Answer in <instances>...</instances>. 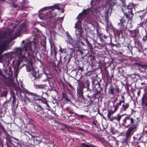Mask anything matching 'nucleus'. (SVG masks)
Instances as JSON below:
<instances>
[{"label":"nucleus","instance_id":"c03bdc74","mask_svg":"<svg viewBox=\"0 0 147 147\" xmlns=\"http://www.w3.org/2000/svg\"><path fill=\"white\" fill-rule=\"evenodd\" d=\"M78 71H80V72H81L83 70V67H81L80 66H78Z\"/></svg>","mask_w":147,"mask_h":147},{"label":"nucleus","instance_id":"de8ad7c7","mask_svg":"<svg viewBox=\"0 0 147 147\" xmlns=\"http://www.w3.org/2000/svg\"><path fill=\"white\" fill-rule=\"evenodd\" d=\"M109 28L110 29L112 30L113 31H114V29H115L113 27V26L111 24H110V25Z\"/></svg>","mask_w":147,"mask_h":147},{"label":"nucleus","instance_id":"3c124183","mask_svg":"<svg viewBox=\"0 0 147 147\" xmlns=\"http://www.w3.org/2000/svg\"><path fill=\"white\" fill-rule=\"evenodd\" d=\"M85 40L86 41V42L87 44V45H89L90 44V42H89L87 40V39H85Z\"/></svg>","mask_w":147,"mask_h":147},{"label":"nucleus","instance_id":"c756f323","mask_svg":"<svg viewBox=\"0 0 147 147\" xmlns=\"http://www.w3.org/2000/svg\"><path fill=\"white\" fill-rule=\"evenodd\" d=\"M32 75V78L34 80L36 81L37 78H36L37 76V72L34 71H33V72L31 73V74Z\"/></svg>","mask_w":147,"mask_h":147},{"label":"nucleus","instance_id":"8fccbe9b","mask_svg":"<svg viewBox=\"0 0 147 147\" xmlns=\"http://www.w3.org/2000/svg\"><path fill=\"white\" fill-rule=\"evenodd\" d=\"M97 122V121H94L92 123V124L94 125L95 127H96L97 126V125H96V123Z\"/></svg>","mask_w":147,"mask_h":147},{"label":"nucleus","instance_id":"2f4dec72","mask_svg":"<svg viewBox=\"0 0 147 147\" xmlns=\"http://www.w3.org/2000/svg\"><path fill=\"white\" fill-rule=\"evenodd\" d=\"M31 99H32V97L31 98H30V97L29 98V97H28L27 96H25L24 98V101L25 103H26V102H31Z\"/></svg>","mask_w":147,"mask_h":147},{"label":"nucleus","instance_id":"69168bd1","mask_svg":"<svg viewBox=\"0 0 147 147\" xmlns=\"http://www.w3.org/2000/svg\"><path fill=\"white\" fill-rule=\"evenodd\" d=\"M140 92H138V95L139 96L140 95Z\"/></svg>","mask_w":147,"mask_h":147},{"label":"nucleus","instance_id":"f3484780","mask_svg":"<svg viewBox=\"0 0 147 147\" xmlns=\"http://www.w3.org/2000/svg\"><path fill=\"white\" fill-rule=\"evenodd\" d=\"M120 30H118L116 28L114 29L113 32L114 33L118 36H119L121 34L122 35H123V33L124 31V27L123 30V28H122L120 26Z\"/></svg>","mask_w":147,"mask_h":147},{"label":"nucleus","instance_id":"864d4df0","mask_svg":"<svg viewBox=\"0 0 147 147\" xmlns=\"http://www.w3.org/2000/svg\"><path fill=\"white\" fill-rule=\"evenodd\" d=\"M115 90L118 93H119V88L117 87L116 89L115 88Z\"/></svg>","mask_w":147,"mask_h":147},{"label":"nucleus","instance_id":"ea45409f","mask_svg":"<svg viewBox=\"0 0 147 147\" xmlns=\"http://www.w3.org/2000/svg\"><path fill=\"white\" fill-rule=\"evenodd\" d=\"M7 91H4L1 94V95L2 96L6 97L7 95Z\"/></svg>","mask_w":147,"mask_h":147},{"label":"nucleus","instance_id":"473e14b6","mask_svg":"<svg viewBox=\"0 0 147 147\" xmlns=\"http://www.w3.org/2000/svg\"><path fill=\"white\" fill-rule=\"evenodd\" d=\"M84 15L82 12L80 13L77 17V18L79 20L83 19L84 17Z\"/></svg>","mask_w":147,"mask_h":147},{"label":"nucleus","instance_id":"e433bc0d","mask_svg":"<svg viewBox=\"0 0 147 147\" xmlns=\"http://www.w3.org/2000/svg\"><path fill=\"white\" fill-rule=\"evenodd\" d=\"M142 40L144 42L147 41V33L146 32V35L143 36L142 38Z\"/></svg>","mask_w":147,"mask_h":147},{"label":"nucleus","instance_id":"20e7f679","mask_svg":"<svg viewBox=\"0 0 147 147\" xmlns=\"http://www.w3.org/2000/svg\"><path fill=\"white\" fill-rule=\"evenodd\" d=\"M34 114L38 118L42 119L47 118V116L45 111V109L40 105L38 103L34 105Z\"/></svg>","mask_w":147,"mask_h":147},{"label":"nucleus","instance_id":"6e6552de","mask_svg":"<svg viewBox=\"0 0 147 147\" xmlns=\"http://www.w3.org/2000/svg\"><path fill=\"white\" fill-rule=\"evenodd\" d=\"M133 7L132 5H128L127 7L124 10H123V12H125V15L127 16H128V14H129L132 17L134 14L132 12V9Z\"/></svg>","mask_w":147,"mask_h":147},{"label":"nucleus","instance_id":"4468645a","mask_svg":"<svg viewBox=\"0 0 147 147\" xmlns=\"http://www.w3.org/2000/svg\"><path fill=\"white\" fill-rule=\"evenodd\" d=\"M62 97L61 100H64V101L66 103H67L69 102H71L70 99L69 98L68 96L65 92L63 91L62 92Z\"/></svg>","mask_w":147,"mask_h":147},{"label":"nucleus","instance_id":"6e6d98bb","mask_svg":"<svg viewBox=\"0 0 147 147\" xmlns=\"http://www.w3.org/2000/svg\"><path fill=\"white\" fill-rule=\"evenodd\" d=\"M63 49L61 47H60L59 50V51L61 53H62L63 52Z\"/></svg>","mask_w":147,"mask_h":147},{"label":"nucleus","instance_id":"680f3d73","mask_svg":"<svg viewBox=\"0 0 147 147\" xmlns=\"http://www.w3.org/2000/svg\"><path fill=\"white\" fill-rule=\"evenodd\" d=\"M67 36L68 37V38H70L71 37V36L69 34H67Z\"/></svg>","mask_w":147,"mask_h":147},{"label":"nucleus","instance_id":"1a4fd4ad","mask_svg":"<svg viewBox=\"0 0 147 147\" xmlns=\"http://www.w3.org/2000/svg\"><path fill=\"white\" fill-rule=\"evenodd\" d=\"M74 28L76 29V35L82 38L83 36L82 34L84 32V31H83L82 27L79 26H77V24H76Z\"/></svg>","mask_w":147,"mask_h":147},{"label":"nucleus","instance_id":"338daca9","mask_svg":"<svg viewBox=\"0 0 147 147\" xmlns=\"http://www.w3.org/2000/svg\"><path fill=\"white\" fill-rule=\"evenodd\" d=\"M59 18H59V17H58V18H57V20L58 21V20H59Z\"/></svg>","mask_w":147,"mask_h":147},{"label":"nucleus","instance_id":"a19ab883","mask_svg":"<svg viewBox=\"0 0 147 147\" xmlns=\"http://www.w3.org/2000/svg\"><path fill=\"white\" fill-rule=\"evenodd\" d=\"M98 45L97 46L98 47V48L101 49L102 47L103 46V44H102L101 43H98Z\"/></svg>","mask_w":147,"mask_h":147},{"label":"nucleus","instance_id":"052dcab7","mask_svg":"<svg viewBox=\"0 0 147 147\" xmlns=\"http://www.w3.org/2000/svg\"><path fill=\"white\" fill-rule=\"evenodd\" d=\"M80 43L82 44V45H84V43L83 42H82V41H80Z\"/></svg>","mask_w":147,"mask_h":147},{"label":"nucleus","instance_id":"b1692460","mask_svg":"<svg viewBox=\"0 0 147 147\" xmlns=\"http://www.w3.org/2000/svg\"><path fill=\"white\" fill-rule=\"evenodd\" d=\"M115 88L113 87V86L111 85L108 90V93L110 95H113L114 94V92Z\"/></svg>","mask_w":147,"mask_h":147},{"label":"nucleus","instance_id":"7ed1b4c3","mask_svg":"<svg viewBox=\"0 0 147 147\" xmlns=\"http://www.w3.org/2000/svg\"><path fill=\"white\" fill-rule=\"evenodd\" d=\"M55 9H60V7H59L58 5L55 4L41 9L40 11H42V12L39 14V17L41 19L47 20H49V21H51V18H53V17L56 16V13H53Z\"/></svg>","mask_w":147,"mask_h":147},{"label":"nucleus","instance_id":"0eeeda50","mask_svg":"<svg viewBox=\"0 0 147 147\" xmlns=\"http://www.w3.org/2000/svg\"><path fill=\"white\" fill-rule=\"evenodd\" d=\"M119 107L116 105H113L108 111V113L107 117L108 118L111 120V118L112 117L111 116L112 115L117 111Z\"/></svg>","mask_w":147,"mask_h":147},{"label":"nucleus","instance_id":"f704fd0d","mask_svg":"<svg viewBox=\"0 0 147 147\" xmlns=\"http://www.w3.org/2000/svg\"><path fill=\"white\" fill-rule=\"evenodd\" d=\"M40 101L42 102V103H44V104H47V100L46 98H45L43 97V96H42V97L41 98V100H40Z\"/></svg>","mask_w":147,"mask_h":147},{"label":"nucleus","instance_id":"423d86ee","mask_svg":"<svg viewBox=\"0 0 147 147\" xmlns=\"http://www.w3.org/2000/svg\"><path fill=\"white\" fill-rule=\"evenodd\" d=\"M42 94L41 96H39L36 94L30 92H28L27 94L29 97L30 96H32V99L33 100H34L36 101H40V100H41V98L42 97V95L44 94L47 95V97H48V94L47 93L45 92L43 93L42 92Z\"/></svg>","mask_w":147,"mask_h":147},{"label":"nucleus","instance_id":"bb28decb","mask_svg":"<svg viewBox=\"0 0 147 147\" xmlns=\"http://www.w3.org/2000/svg\"><path fill=\"white\" fill-rule=\"evenodd\" d=\"M135 65H137L142 68L145 69L147 68V65L142 64V63L136 62L134 63Z\"/></svg>","mask_w":147,"mask_h":147},{"label":"nucleus","instance_id":"dca6fc26","mask_svg":"<svg viewBox=\"0 0 147 147\" xmlns=\"http://www.w3.org/2000/svg\"><path fill=\"white\" fill-rule=\"evenodd\" d=\"M66 109L67 112L69 114H71V115H69V117H71L72 116V114L73 113H74V114L76 116H79V117H80L81 118H82L84 117V115H79L77 113H74L73 112V110L72 109L70 108L69 107H67L66 108Z\"/></svg>","mask_w":147,"mask_h":147},{"label":"nucleus","instance_id":"79ce46f5","mask_svg":"<svg viewBox=\"0 0 147 147\" xmlns=\"http://www.w3.org/2000/svg\"><path fill=\"white\" fill-rule=\"evenodd\" d=\"M0 129L3 131L4 132H6V130L3 126V125L1 124L0 125Z\"/></svg>","mask_w":147,"mask_h":147},{"label":"nucleus","instance_id":"5fc2aeb1","mask_svg":"<svg viewBox=\"0 0 147 147\" xmlns=\"http://www.w3.org/2000/svg\"><path fill=\"white\" fill-rule=\"evenodd\" d=\"M17 115V114H16V111H14L13 112V116H16Z\"/></svg>","mask_w":147,"mask_h":147},{"label":"nucleus","instance_id":"c9c22d12","mask_svg":"<svg viewBox=\"0 0 147 147\" xmlns=\"http://www.w3.org/2000/svg\"><path fill=\"white\" fill-rule=\"evenodd\" d=\"M67 41L69 44H71L73 42V40L72 38L71 37L68 38Z\"/></svg>","mask_w":147,"mask_h":147},{"label":"nucleus","instance_id":"4d7b16f0","mask_svg":"<svg viewBox=\"0 0 147 147\" xmlns=\"http://www.w3.org/2000/svg\"><path fill=\"white\" fill-rule=\"evenodd\" d=\"M144 23V21H143L142 22H141V23L139 24L140 26H142L143 24Z\"/></svg>","mask_w":147,"mask_h":147},{"label":"nucleus","instance_id":"72a5a7b5","mask_svg":"<svg viewBox=\"0 0 147 147\" xmlns=\"http://www.w3.org/2000/svg\"><path fill=\"white\" fill-rule=\"evenodd\" d=\"M12 97L13 98L12 104L13 106H15L16 104V96L14 95L12 96Z\"/></svg>","mask_w":147,"mask_h":147},{"label":"nucleus","instance_id":"39448f33","mask_svg":"<svg viewBox=\"0 0 147 147\" xmlns=\"http://www.w3.org/2000/svg\"><path fill=\"white\" fill-rule=\"evenodd\" d=\"M124 16H123L121 18L120 20V22L118 23V25L119 26L121 27L122 28H123V30L124 27V23H128L129 21V20L132 17H130V15L128 14V16H127L125 14V12H123Z\"/></svg>","mask_w":147,"mask_h":147},{"label":"nucleus","instance_id":"4be33fe9","mask_svg":"<svg viewBox=\"0 0 147 147\" xmlns=\"http://www.w3.org/2000/svg\"><path fill=\"white\" fill-rule=\"evenodd\" d=\"M83 79L82 80V82L84 83V85H86L87 87L89 86L90 85V81L88 77L86 76H85L84 77Z\"/></svg>","mask_w":147,"mask_h":147},{"label":"nucleus","instance_id":"a878e982","mask_svg":"<svg viewBox=\"0 0 147 147\" xmlns=\"http://www.w3.org/2000/svg\"><path fill=\"white\" fill-rule=\"evenodd\" d=\"M92 10L90 8H88L87 9H84L82 11V12L84 15H87L89 14L91 12Z\"/></svg>","mask_w":147,"mask_h":147},{"label":"nucleus","instance_id":"9b49d317","mask_svg":"<svg viewBox=\"0 0 147 147\" xmlns=\"http://www.w3.org/2000/svg\"><path fill=\"white\" fill-rule=\"evenodd\" d=\"M34 42L35 43H37L38 44V43L36 42V41H32L31 42ZM40 44L41 45V47H39V49L38 48V50H41L43 52H45L46 51V40H43L42 41L40 42ZM37 48H38V46H37Z\"/></svg>","mask_w":147,"mask_h":147},{"label":"nucleus","instance_id":"7c9ffc66","mask_svg":"<svg viewBox=\"0 0 147 147\" xmlns=\"http://www.w3.org/2000/svg\"><path fill=\"white\" fill-rule=\"evenodd\" d=\"M109 13V11H106L105 13L106 15L105 16V21L106 22L107 24H108L109 22V18L108 16V13Z\"/></svg>","mask_w":147,"mask_h":147},{"label":"nucleus","instance_id":"aec40b11","mask_svg":"<svg viewBox=\"0 0 147 147\" xmlns=\"http://www.w3.org/2000/svg\"><path fill=\"white\" fill-rule=\"evenodd\" d=\"M122 103H123V104L122 105V107L121 108V110L122 112L123 111H126L129 108L130 104L129 102L125 103V102H122Z\"/></svg>","mask_w":147,"mask_h":147},{"label":"nucleus","instance_id":"a18cd8bd","mask_svg":"<svg viewBox=\"0 0 147 147\" xmlns=\"http://www.w3.org/2000/svg\"><path fill=\"white\" fill-rule=\"evenodd\" d=\"M145 14L142 15V16H139L140 18L141 21H142L143 19H144L145 16Z\"/></svg>","mask_w":147,"mask_h":147},{"label":"nucleus","instance_id":"393cba45","mask_svg":"<svg viewBox=\"0 0 147 147\" xmlns=\"http://www.w3.org/2000/svg\"><path fill=\"white\" fill-rule=\"evenodd\" d=\"M121 97L122 98L121 100L119 99V102L117 103L116 104L118 105V106H120L122 102H125V98H124V96L122 94L121 95Z\"/></svg>","mask_w":147,"mask_h":147},{"label":"nucleus","instance_id":"cd10ccee","mask_svg":"<svg viewBox=\"0 0 147 147\" xmlns=\"http://www.w3.org/2000/svg\"><path fill=\"white\" fill-rule=\"evenodd\" d=\"M51 55L53 54H54V55L55 56H56L57 52L56 51V49L54 47L53 48L52 45H51Z\"/></svg>","mask_w":147,"mask_h":147},{"label":"nucleus","instance_id":"bf43d9fd","mask_svg":"<svg viewBox=\"0 0 147 147\" xmlns=\"http://www.w3.org/2000/svg\"><path fill=\"white\" fill-rule=\"evenodd\" d=\"M144 132L145 133V134H146L145 135H146V136H147V130L146 131H145V130L144 129Z\"/></svg>","mask_w":147,"mask_h":147},{"label":"nucleus","instance_id":"a211bd4d","mask_svg":"<svg viewBox=\"0 0 147 147\" xmlns=\"http://www.w3.org/2000/svg\"><path fill=\"white\" fill-rule=\"evenodd\" d=\"M122 115H120L119 114H118L117 115L115 116H113L111 118L110 121H113L114 120H116L117 122L120 123V121L122 118Z\"/></svg>","mask_w":147,"mask_h":147},{"label":"nucleus","instance_id":"4c0bfd02","mask_svg":"<svg viewBox=\"0 0 147 147\" xmlns=\"http://www.w3.org/2000/svg\"><path fill=\"white\" fill-rule=\"evenodd\" d=\"M138 13H139L138 16H142V15L145 14V13L144 12V10H140L138 11Z\"/></svg>","mask_w":147,"mask_h":147},{"label":"nucleus","instance_id":"412c9836","mask_svg":"<svg viewBox=\"0 0 147 147\" xmlns=\"http://www.w3.org/2000/svg\"><path fill=\"white\" fill-rule=\"evenodd\" d=\"M106 6L109 5V8H112L115 4L113 0H106Z\"/></svg>","mask_w":147,"mask_h":147},{"label":"nucleus","instance_id":"603ef678","mask_svg":"<svg viewBox=\"0 0 147 147\" xmlns=\"http://www.w3.org/2000/svg\"><path fill=\"white\" fill-rule=\"evenodd\" d=\"M11 6L12 7L14 8H16L18 7V5H17L12 4Z\"/></svg>","mask_w":147,"mask_h":147},{"label":"nucleus","instance_id":"37998d69","mask_svg":"<svg viewBox=\"0 0 147 147\" xmlns=\"http://www.w3.org/2000/svg\"><path fill=\"white\" fill-rule=\"evenodd\" d=\"M66 84L70 88H71V89H73L74 88L73 86L70 84L68 83L67 82H66Z\"/></svg>","mask_w":147,"mask_h":147},{"label":"nucleus","instance_id":"f03ea898","mask_svg":"<svg viewBox=\"0 0 147 147\" xmlns=\"http://www.w3.org/2000/svg\"><path fill=\"white\" fill-rule=\"evenodd\" d=\"M135 120L130 116L125 117L123 120L122 125L126 128L129 127L126 131L125 136V138L123 139L122 142L127 144L130 140L132 135L137 130L136 125L134 124Z\"/></svg>","mask_w":147,"mask_h":147},{"label":"nucleus","instance_id":"58836bf2","mask_svg":"<svg viewBox=\"0 0 147 147\" xmlns=\"http://www.w3.org/2000/svg\"><path fill=\"white\" fill-rule=\"evenodd\" d=\"M111 45L113 46H115L118 48L120 47H121L120 44L119 43L116 44H113L112 43V44L111 43Z\"/></svg>","mask_w":147,"mask_h":147},{"label":"nucleus","instance_id":"e2e57ef3","mask_svg":"<svg viewBox=\"0 0 147 147\" xmlns=\"http://www.w3.org/2000/svg\"><path fill=\"white\" fill-rule=\"evenodd\" d=\"M2 73L1 71V69H0V76L2 75Z\"/></svg>","mask_w":147,"mask_h":147},{"label":"nucleus","instance_id":"09e8293b","mask_svg":"<svg viewBox=\"0 0 147 147\" xmlns=\"http://www.w3.org/2000/svg\"><path fill=\"white\" fill-rule=\"evenodd\" d=\"M77 51L78 53L80 54H82L83 53V51L80 50H77Z\"/></svg>","mask_w":147,"mask_h":147},{"label":"nucleus","instance_id":"c85d7f7f","mask_svg":"<svg viewBox=\"0 0 147 147\" xmlns=\"http://www.w3.org/2000/svg\"><path fill=\"white\" fill-rule=\"evenodd\" d=\"M5 50V45L3 44H0V53H2Z\"/></svg>","mask_w":147,"mask_h":147},{"label":"nucleus","instance_id":"49530a36","mask_svg":"<svg viewBox=\"0 0 147 147\" xmlns=\"http://www.w3.org/2000/svg\"><path fill=\"white\" fill-rule=\"evenodd\" d=\"M46 108L49 110H50L51 108L49 105L48 104V103H47L46 104Z\"/></svg>","mask_w":147,"mask_h":147},{"label":"nucleus","instance_id":"2eb2a0df","mask_svg":"<svg viewBox=\"0 0 147 147\" xmlns=\"http://www.w3.org/2000/svg\"><path fill=\"white\" fill-rule=\"evenodd\" d=\"M142 105L143 107L147 108V97L146 94L143 95L141 99Z\"/></svg>","mask_w":147,"mask_h":147},{"label":"nucleus","instance_id":"f8f14e48","mask_svg":"<svg viewBox=\"0 0 147 147\" xmlns=\"http://www.w3.org/2000/svg\"><path fill=\"white\" fill-rule=\"evenodd\" d=\"M84 88V86H80L78 88L77 92L78 96L82 99H84V96L83 94V89Z\"/></svg>","mask_w":147,"mask_h":147},{"label":"nucleus","instance_id":"9d476101","mask_svg":"<svg viewBox=\"0 0 147 147\" xmlns=\"http://www.w3.org/2000/svg\"><path fill=\"white\" fill-rule=\"evenodd\" d=\"M98 35L99 38L100 40L102 42H105V43L107 44H111V42H112V40L111 38L110 37L109 38V39H110V42L108 43V42H106V40L107 38V36L101 33L99 34ZM108 38H109L108 37Z\"/></svg>","mask_w":147,"mask_h":147},{"label":"nucleus","instance_id":"6ab92c4d","mask_svg":"<svg viewBox=\"0 0 147 147\" xmlns=\"http://www.w3.org/2000/svg\"><path fill=\"white\" fill-rule=\"evenodd\" d=\"M137 35V32L135 30L132 31L131 32V37L133 38L134 43L135 44H137L138 45L139 44V43L138 41H137L136 39V36Z\"/></svg>","mask_w":147,"mask_h":147},{"label":"nucleus","instance_id":"13d9d810","mask_svg":"<svg viewBox=\"0 0 147 147\" xmlns=\"http://www.w3.org/2000/svg\"><path fill=\"white\" fill-rule=\"evenodd\" d=\"M95 85H96V86L98 85V87H99L100 86V84L98 82H97V83L96 84H95Z\"/></svg>","mask_w":147,"mask_h":147},{"label":"nucleus","instance_id":"0e129e2a","mask_svg":"<svg viewBox=\"0 0 147 147\" xmlns=\"http://www.w3.org/2000/svg\"><path fill=\"white\" fill-rule=\"evenodd\" d=\"M53 115H54V116H56V114L55 113L53 112Z\"/></svg>","mask_w":147,"mask_h":147},{"label":"nucleus","instance_id":"5701e85b","mask_svg":"<svg viewBox=\"0 0 147 147\" xmlns=\"http://www.w3.org/2000/svg\"><path fill=\"white\" fill-rule=\"evenodd\" d=\"M22 30L21 29L18 28L17 29L16 32L13 36V39L16 38L21 35Z\"/></svg>","mask_w":147,"mask_h":147},{"label":"nucleus","instance_id":"774afa93","mask_svg":"<svg viewBox=\"0 0 147 147\" xmlns=\"http://www.w3.org/2000/svg\"><path fill=\"white\" fill-rule=\"evenodd\" d=\"M77 81L79 83H80V81L79 80H77Z\"/></svg>","mask_w":147,"mask_h":147},{"label":"nucleus","instance_id":"f257e3e1","mask_svg":"<svg viewBox=\"0 0 147 147\" xmlns=\"http://www.w3.org/2000/svg\"><path fill=\"white\" fill-rule=\"evenodd\" d=\"M38 44L34 42H25L24 47L15 48L14 52L18 58L17 64L19 67L21 62L26 61L28 63L26 65L27 71L29 72L34 71L32 62L36 60L35 57L38 53Z\"/></svg>","mask_w":147,"mask_h":147},{"label":"nucleus","instance_id":"ddd939ff","mask_svg":"<svg viewBox=\"0 0 147 147\" xmlns=\"http://www.w3.org/2000/svg\"><path fill=\"white\" fill-rule=\"evenodd\" d=\"M82 101L84 104L85 106H91L93 103V102L89 98H84V99H82Z\"/></svg>","mask_w":147,"mask_h":147}]
</instances>
